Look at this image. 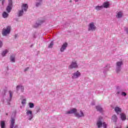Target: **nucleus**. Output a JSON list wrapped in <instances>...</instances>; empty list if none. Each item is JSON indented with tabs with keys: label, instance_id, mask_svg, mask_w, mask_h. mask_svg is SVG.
<instances>
[{
	"label": "nucleus",
	"instance_id": "f257e3e1",
	"mask_svg": "<svg viewBox=\"0 0 128 128\" xmlns=\"http://www.w3.org/2000/svg\"><path fill=\"white\" fill-rule=\"evenodd\" d=\"M124 64L122 61H118L116 63V70L117 74L120 72L122 70V66Z\"/></svg>",
	"mask_w": 128,
	"mask_h": 128
},
{
	"label": "nucleus",
	"instance_id": "f03ea898",
	"mask_svg": "<svg viewBox=\"0 0 128 128\" xmlns=\"http://www.w3.org/2000/svg\"><path fill=\"white\" fill-rule=\"evenodd\" d=\"M14 116H16V114H14ZM16 122V117L11 116L10 124V128H18V126L15 125Z\"/></svg>",
	"mask_w": 128,
	"mask_h": 128
},
{
	"label": "nucleus",
	"instance_id": "7ed1b4c3",
	"mask_svg": "<svg viewBox=\"0 0 128 128\" xmlns=\"http://www.w3.org/2000/svg\"><path fill=\"white\" fill-rule=\"evenodd\" d=\"M22 10L19 11L18 16H22L24 14V12H26V10H28V4H22Z\"/></svg>",
	"mask_w": 128,
	"mask_h": 128
},
{
	"label": "nucleus",
	"instance_id": "20e7f679",
	"mask_svg": "<svg viewBox=\"0 0 128 128\" xmlns=\"http://www.w3.org/2000/svg\"><path fill=\"white\" fill-rule=\"evenodd\" d=\"M78 68V62L76 61H72L70 64L68 66L69 70H72L73 68Z\"/></svg>",
	"mask_w": 128,
	"mask_h": 128
},
{
	"label": "nucleus",
	"instance_id": "39448f33",
	"mask_svg": "<svg viewBox=\"0 0 128 128\" xmlns=\"http://www.w3.org/2000/svg\"><path fill=\"white\" fill-rule=\"evenodd\" d=\"M10 26H8L6 29L4 28H3L2 34V36H6L8 34H10Z\"/></svg>",
	"mask_w": 128,
	"mask_h": 128
},
{
	"label": "nucleus",
	"instance_id": "423d86ee",
	"mask_svg": "<svg viewBox=\"0 0 128 128\" xmlns=\"http://www.w3.org/2000/svg\"><path fill=\"white\" fill-rule=\"evenodd\" d=\"M80 76V72L78 71L73 73L72 75V80H76V78H78Z\"/></svg>",
	"mask_w": 128,
	"mask_h": 128
},
{
	"label": "nucleus",
	"instance_id": "0eeeda50",
	"mask_svg": "<svg viewBox=\"0 0 128 128\" xmlns=\"http://www.w3.org/2000/svg\"><path fill=\"white\" fill-rule=\"evenodd\" d=\"M26 116H28V120H32V118H34V114H32V111L30 110H28L26 112Z\"/></svg>",
	"mask_w": 128,
	"mask_h": 128
},
{
	"label": "nucleus",
	"instance_id": "6e6552de",
	"mask_svg": "<svg viewBox=\"0 0 128 128\" xmlns=\"http://www.w3.org/2000/svg\"><path fill=\"white\" fill-rule=\"evenodd\" d=\"M12 0H8V5L7 6L6 9L7 12H10V10H12Z\"/></svg>",
	"mask_w": 128,
	"mask_h": 128
},
{
	"label": "nucleus",
	"instance_id": "1a4fd4ad",
	"mask_svg": "<svg viewBox=\"0 0 128 128\" xmlns=\"http://www.w3.org/2000/svg\"><path fill=\"white\" fill-rule=\"evenodd\" d=\"M75 116L76 118H84V112L82 110L80 111V112H76V114H75Z\"/></svg>",
	"mask_w": 128,
	"mask_h": 128
},
{
	"label": "nucleus",
	"instance_id": "9d476101",
	"mask_svg": "<svg viewBox=\"0 0 128 128\" xmlns=\"http://www.w3.org/2000/svg\"><path fill=\"white\" fill-rule=\"evenodd\" d=\"M102 118L100 117L98 118V120H97L96 126H98V128H100L102 126Z\"/></svg>",
	"mask_w": 128,
	"mask_h": 128
},
{
	"label": "nucleus",
	"instance_id": "9b49d317",
	"mask_svg": "<svg viewBox=\"0 0 128 128\" xmlns=\"http://www.w3.org/2000/svg\"><path fill=\"white\" fill-rule=\"evenodd\" d=\"M78 112V110H76V109L74 108L72 110L68 111L66 114H74V116H76V112Z\"/></svg>",
	"mask_w": 128,
	"mask_h": 128
},
{
	"label": "nucleus",
	"instance_id": "f8f14e48",
	"mask_svg": "<svg viewBox=\"0 0 128 128\" xmlns=\"http://www.w3.org/2000/svg\"><path fill=\"white\" fill-rule=\"evenodd\" d=\"M20 90L22 92H24V86L22 85H18L16 87V92H18Z\"/></svg>",
	"mask_w": 128,
	"mask_h": 128
},
{
	"label": "nucleus",
	"instance_id": "ddd939ff",
	"mask_svg": "<svg viewBox=\"0 0 128 128\" xmlns=\"http://www.w3.org/2000/svg\"><path fill=\"white\" fill-rule=\"evenodd\" d=\"M96 108L97 112H99L100 114H102L104 112V109L100 106H96Z\"/></svg>",
	"mask_w": 128,
	"mask_h": 128
},
{
	"label": "nucleus",
	"instance_id": "4468645a",
	"mask_svg": "<svg viewBox=\"0 0 128 128\" xmlns=\"http://www.w3.org/2000/svg\"><path fill=\"white\" fill-rule=\"evenodd\" d=\"M96 30V26L94 24V22H92L89 25L88 30Z\"/></svg>",
	"mask_w": 128,
	"mask_h": 128
},
{
	"label": "nucleus",
	"instance_id": "2eb2a0df",
	"mask_svg": "<svg viewBox=\"0 0 128 128\" xmlns=\"http://www.w3.org/2000/svg\"><path fill=\"white\" fill-rule=\"evenodd\" d=\"M114 110L117 114H118V112H122V108L118 106L115 107Z\"/></svg>",
	"mask_w": 128,
	"mask_h": 128
},
{
	"label": "nucleus",
	"instance_id": "dca6fc26",
	"mask_svg": "<svg viewBox=\"0 0 128 128\" xmlns=\"http://www.w3.org/2000/svg\"><path fill=\"white\" fill-rule=\"evenodd\" d=\"M120 118L122 120H126V114L124 113H122L120 114Z\"/></svg>",
	"mask_w": 128,
	"mask_h": 128
},
{
	"label": "nucleus",
	"instance_id": "f3484780",
	"mask_svg": "<svg viewBox=\"0 0 128 128\" xmlns=\"http://www.w3.org/2000/svg\"><path fill=\"white\" fill-rule=\"evenodd\" d=\"M10 60L12 62H16V58L14 55H11L10 56Z\"/></svg>",
	"mask_w": 128,
	"mask_h": 128
},
{
	"label": "nucleus",
	"instance_id": "a211bd4d",
	"mask_svg": "<svg viewBox=\"0 0 128 128\" xmlns=\"http://www.w3.org/2000/svg\"><path fill=\"white\" fill-rule=\"evenodd\" d=\"M0 127L1 128H6V122L4 121H0Z\"/></svg>",
	"mask_w": 128,
	"mask_h": 128
},
{
	"label": "nucleus",
	"instance_id": "6ab92c4d",
	"mask_svg": "<svg viewBox=\"0 0 128 128\" xmlns=\"http://www.w3.org/2000/svg\"><path fill=\"white\" fill-rule=\"evenodd\" d=\"M8 50L7 49L4 50L2 53V56H6V54H8Z\"/></svg>",
	"mask_w": 128,
	"mask_h": 128
},
{
	"label": "nucleus",
	"instance_id": "aec40b11",
	"mask_svg": "<svg viewBox=\"0 0 128 128\" xmlns=\"http://www.w3.org/2000/svg\"><path fill=\"white\" fill-rule=\"evenodd\" d=\"M110 6V4H108V2H105L103 4V8H108Z\"/></svg>",
	"mask_w": 128,
	"mask_h": 128
},
{
	"label": "nucleus",
	"instance_id": "412c9836",
	"mask_svg": "<svg viewBox=\"0 0 128 128\" xmlns=\"http://www.w3.org/2000/svg\"><path fill=\"white\" fill-rule=\"evenodd\" d=\"M112 120L114 122H116V121L118 120V117L116 115H113L112 116Z\"/></svg>",
	"mask_w": 128,
	"mask_h": 128
},
{
	"label": "nucleus",
	"instance_id": "4be33fe9",
	"mask_svg": "<svg viewBox=\"0 0 128 128\" xmlns=\"http://www.w3.org/2000/svg\"><path fill=\"white\" fill-rule=\"evenodd\" d=\"M95 8L96 10H102V8H104V6H96Z\"/></svg>",
	"mask_w": 128,
	"mask_h": 128
},
{
	"label": "nucleus",
	"instance_id": "5701e85b",
	"mask_svg": "<svg viewBox=\"0 0 128 128\" xmlns=\"http://www.w3.org/2000/svg\"><path fill=\"white\" fill-rule=\"evenodd\" d=\"M2 16L4 18H6L8 16V14L6 13V12H4L2 14Z\"/></svg>",
	"mask_w": 128,
	"mask_h": 128
},
{
	"label": "nucleus",
	"instance_id": "b1692460",
	"mask_svg": "<svg viewBox=\"0 0 128 128\" xmlns=\"http://www.w3.org/2000/svg\"><path fill=\"white\" fill-rule=\"evenodd\" d=\"M116 18H122V12H118L116 15Z\"/></svg>",
	"mask_w": 128,
	"mask_h": 128
},
{
	"label": "nucleus",
	"instance_id": "393cba45",
	"mask_svg": "<svg viewBox=\"0 0 128 128\" xmlns=\"http://www.w3.org/2000/svg\"><path fill=\"white\" fill-rule=\"evenodd\" d=\"M28 106L30 108H34V104L32 102H29Z\"/></svg>",
	"mask_w": 128,
	"mask_h": 128
},
{
	"label": "nucleus",
	"instance_id": "a878e982",
	"mask_svg": "<svg viewBox=\"0 0 128 128\" xmlns=\"http://www.w3.org/2000/svg\"><path fill=\"white\" fill-rule=\"evenodd\" d=\"M9 94L10 98L8 100V102H10V100H12V91H9Z\"/></svg>",
	"mask_w": 128,
	"mask_h": 128
},
{
	"label": "nucleus",
	"instance_id": "bb28decb",
	"mask_svg": "<svg viewBox=\"0 0 128 128\" xmlns=\"http://www.w3.org/2000/svg\"><path fill=\"white\" fill-rule=\"evenodd\" d=\"M6 92H8V90L4 89L3 92H2V95L3 96H6Z\"/></svg>",
	"mask_w": 128,
	"mask_h": 128
},
{
	"label": "nucleus",
	"instance_id": "cd10ccee",
	"mask_svg": "<svg viewBox=\"0 0 128 128\" xmlns=\"http://www.w3.org/2000/svg\"><path fill=\"white\" fill-rule=\"evenodd\" d=\"M26 102V98H24L22 101V106H24Z\"/></svg>",
	"mask_w": 128,
	"mask_h": 128
},
{
	"label": "nucleus",
	"instance_id": "c85d7f7f",
	"mask_svg": "<svg viewBox=\"0 0 128 128\" xmlns=\"http://www.w3.org/2000/svg\"><path fill=\"white\" fill-rule=\"evenodd\" d=\"M66 46H68V44L67 43H64L62 46V48H66Z\"/></svg>",
	"mask_w": 128,
	"mask_h": 128
},
{
	"label": "nucleus",
	"instance_id": "c756f323",
	"mask_svg": "<svg viewBox=\"0 0 128 128\" xmlns=\"http://www.w3.org/2000/svg\"><path fill=\"white\" fill-rule=\"evenodd\" d=\"M102 126L104 128H106L108 126L106 125V122H102Z\"/></svg>",
	"mask_w": 128,
	"mask_h": 128
},
{
	"label": "nucleus",
	"instance_id": "7c9ffc66",
	"mask_svg": "<svg viewBox=\"0 0 128 128\" xmlns=\"http://www.w3.org/2000/svg\"><path fill=\"white\" fill-rule=\"evenodd\" d=\"M122 90H117L116 94H122Z\"/></svg>",
	"mask_w": 128,
	"mask_h": 128
},
{
	"label": "nucleus",
	"instance_id": "2f4dec72",
	"mask_svg": "<svg viewBox=\"0 0 128 128\" xmlns=\"http://www.w3.org/2000/svg\"><path fill=\"white\" fill-rule=\"evenodd\" d=\"M121 96H126V93L124 92H121Z\"/></svg>",
	"mask_w": 128,
	"mask_h": 128
},
{
	"label": "nucleus",
	"instance_id": "473e14b6",
	"mask_svg": "<svg viewBox=\"0 0 128 128\" xmlns=\"http://www.w3.org/2000/svg\"><path fill=\"white\" fill-rule=\"evenodd\" d=\"M110 68V65L109 64H107L105 68H104V70H108V68Z\"/></svg>",
	"mask_w": 128,
	"mask_h": 128
},
{
	"label": "nucleus",
	"instance_id": "72a5a7b5",
	"mask_svg": "<svg viewBox=\"0 0 128 128\" xmlns=\"http://www.w3.org/2000/svg\"><path fill=\"white\" fill-rule=\"evenodd\" d=\"M52 46H54V43L51 42L48 46L49 48H52Z\"/></svg>",
	"mask_w": 128,
	"mask_h": 128
},
{
	"label": "nucleus",
	"instance_id": "f704fd0d",
	"mask_svg": "<svg viewBox=\"0 0 128 128\" xmlns=\"http://www.w3.org/2000/svg\"><path fill=\"white\" fill-rule=\"evenodd\" d=\"M66 50V48H60V52H64V50Z\"/></svg>",
	"mask_w": 128,
	"mask_h": 128
},
{
	"label": "nucleus",
	"instance_id": "c9c22d12",
	"mask_svg": "<svg viewBox=\"0 0 128 128\" xmlns=\"http://www.w3.org/2000/svg\"><path fill=\"white\" fill-rule=\"evenodd\" d=\"M28 70H30V68L28 67L24 69V72H28Z\"/></svg>",
	"mask_w": 128,
	"mask_h": 128
},
{
	"label": "nucleus",
	"instance_id": "e433bc0d",
	"mask_svg": "<svg viewBox=\"0 0 128 128\" xmlns=\"http://www.w3.org/2000/svg\"><path fill=\"white\" fill-rule=\"evenodd\" d=\"M2 42H0V48H2Z\"/></svg>",
	"mask_w": 128,
	"mask_h": 128
},
{
	"label": "nucleus",
	"instance_id": "4c0bfd02",
	"mask_svg": "<svg viewBox=\"0 0 128 128\" xmlns=\"http://www.w3.org/2000/svg\"><path fill=\"white\" fill-rule=\"evenodd\" d=\"M40 5V3H37L36 4V6H38Z\"/></svg>",
	"mask_w": 128,
	"mask_h": 128
},
{
	"label": "nucleus",
	"instance_id": "58836bf2",
	"mask_svg": "<svg viewBox=\"0 0 128 128\" xmlns=\"http://www.w3.org/2000/svg\"><path fill=\"white\" fill-rule=\"evenodd\" d=\"M94 104H96V103L94 102H92V106H94Z\"/></svg>",
	"mask_w": 128,
	"mask_h": 128
},
{
	"label": "nucleus",
	"instance_id": "ea45409f",
	"mask_svg": "<svg viewBox=\"0 0 128 128\" xmlns=\"http://www.w3.org/2000/svg\"><path fill=\"white\" fill-rule=\"evenodd\" d=\"M40 112V109L38 108L37 111L36 112Z\"/></svg>",
	"mask_w": 128,
	"mask_h": 128
},
{
	"label": "nucleus",
	"instance_id": "a19ab883",
	"mask_svg": "<svg viewBox=\"0 0 128 128\" xmlns=\"http://www.w3.org/2000/svg\"><path fill=\"white\" fill-rule=\"evenodd\" d=\"M4 0H2V4H4Z\"/></svg>",
	"mask_w": 128,
	"mask_h": 128
},
{
	"label": "nucleus",
	"instance_id": "79ce46f5",
	"mask_svg": "<svg viewBox=\"0 0 128 128\" xmlns=\"http://www.w3.org/2000/svg\"><path fill=\"white\" fill-rule=\"evenodd\" d=\"M103 72L104 74V72H106V71H103Z\"/></svg>",
	"mask_w": 128,
	"mask_h": 128
},
{
	"label": "nucleus",
	"instance_id": "37998d69",
	"mask_svg": "<svg viewBox=\"0 0 128 128\" xmlns=\"http://www.w3.org/2000/svg\"><path fill=\"white\" fill-rule=\"evenodd\" d=\"M38 26H36V28L38 27Z\"/></svg>",
	"mask_w": 128,
	"mask_h": 128
},
{
	"label": "nucleus",
	"instance_id": "c03bdc74",
	"mask_svg": "<svg viewBox=\"0 0 128 128\" xmlns=\"http://www.w3.org/2000/svg\"><path fill=\"white\" fill-rule=\"evenodd\" d=\"M78 0H76L75 2H78Z\"/></svg>",
	"mask_w": 128,
	"mask_h": 128
},
{
	"label": "nucleus",
	"instance_id": "a18cd8bd",
	"mask_svg": "<svg viewBox=\"0 0 128 128\" xmlns=\"http://www.w3.org/2000/svg\"><path fill=\"white\" fill-rule=\"evenodd\" d=\"M70 2H72V0H70Z\"/></svg>",
	"mask_w": 128,
	"mask_h": 128
},
{
	"label": "nucleus",
	"instance_id": "49530a36",
	"mask_svg": "<svg viewBox=\"0 0 128 128\" xmlns=\"http://www.w3.org/2000/svg\"><path fill=\"white\" fill-rule=\"evenodd\" d=\"M6 116H8V113L6 114Z\"/></svg>",
	"mask_w": 128,
	"mask_h": 128
}]
</instances>
